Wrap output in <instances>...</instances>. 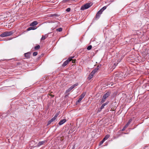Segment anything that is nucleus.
I'll return each mask as SVG.
<instances>
[{"instance_id": "a211bd4d", "label": "nucleus", "mask_w": 149, "mask_h": 149, "mask_svg": "<svg viewBox=\"0 0 149 149\" xmlns=\"http://www.w3.org/2000/svg\"><path fill=\"white\" fill-rule=\"evenodd\" d=\"M106 99L103 96V97L102 98L101 101L100 102L101 103V104L104 102L105 100H106Z\"/></svg>"}, {"instance_id": "5701e85b", "label": "nucleus", "mask_w": 149, "mask_h": 149, "mask_svg": "<svg viewBox=\"0 0 149 149\" xmlns=\"http://www.w3.org/2000/svg\"><path fill=\"white\" fill-rule=\"evenodd\" d=\"M92 47V46L91 45H90L88 46L87 47V49L88 50H90L91 49Z\"/></svg>"}, {"instance_id": "7ed1b4c3", "label": "nucleus", "mask_w": 149, "mask_h": 149, "mask_svg": "<svg viewBox=\"0 0 149 149\" xmlns=\"http://www.w3.org/2000/svg\"><path fill=\"white\" fill-rule=\"evenodd\" d=\"M89 3H87L84 5L82 6L81 7V10H84L88 9L91 6Z\"/></svg>"}, {"instance_id": "ea45409f", "label": "nucleus", "mask_w": 149, "mask_h": 149, "mask_svg": "<svg viewBox=\"0 0 149 149\" xmlns=\"http://www.w3.org/2000/svg\"><path fill=\"white\" fill-rule=\"evenodd\" d=\"M148 148V147H147L146 146L144 148V149H146V148Z\"/></svg>"}, {"instance_id": "6e6552de", "label": "nucleus", "mask_w": 149, "mask_h": 149, "mask_svg": "<svg viewBox=\"0 0 149 149\" xmlns=\"http://www.w3.org/2000/svg\"><path fill=\"white\" fill-rule=\"evenodd\" d=\"M47 141L46 140H45L39 142L37 145V147H39L40 146H41L42 145L44 144L45 143L47 142Z\"/></svg>"}, {"instance_id": "72a5a7b5", "label": "nucleus", "mask_w": 149, "mask_h": 149, "mask_svg": "<svg viewBox=\"0 0 149 149\" xmlns=\"http://www.w3.org/2000/svg\"><path fill=\"white\" fill-rule=\"evenodd\" d=\"M104 142L102 140L100 142V144H101L103 143Z\"/></svg>"}, {"instance_id": "9b49d317", "label": "nucleus", "mask_w": 149, "mask_h": 149, "mask_svg": "<svg viewBox=\"0 0 149 149\" xmlns=\"http://www.w3.org/2000/svg\"><path fill=\"white\" fill-rule=\"evenodd\" d=\"M109 103V101H107L106 103L102 104V105L101 106L100 108V110H101L102 109L104 108V107L105 105H107Z\"/></svg>"}, {"instance_id": "0eeeda50", "label": "nucleus", "mask_w": 149, "mask_h": 149, "mask_svg": "<svg viewBox=\"0 0 149 149\" xmlns=\"http://www.w3.org/2000/svg\"><path fill=\"white\" fill-rule=\"evenodd\" d=\"M132 121V119H130L128 120L127 123L125 125V126L123 127V129H122V131H123L125 130V128L127 127L130 125Z\"/></svg>"}, {"instance_id": "ddd939ff", "label": "nucleus", "mask_w": 149, "mask_h": 149, "mask_svg": "<svg viewBox=\"0 0 149 149\" xmlns=\"http://www.w3.org/2000/svg\"><path fill=\"white\" fill-rule=\"evenodd\" d=\"M66 120V119H63L62 120H61V121L59 122L58 123V124L59 125H61L65 123Z\"/></svg>"}, {"instance_id": "f03ea898", "label": "nucleus", "mask_w": 149, "mask_h": 149, "mask_svg": "<svg viewBox=\"0 0 149 149\" xmlns=\"http://www.w3.org/2000/svg\"><path fill=\"white\" fill-rule=\"evenodd\" d=\"M14 32L13 31H7L2 33L0 35L1 37H4L12 35Z\"/></svg>"}, {"instance_id": "39448f33", "label": "nucleus", "mask_w": 149, "mask_h": 149, "mask_svg": "<svg viewBox=\"0 0 149 149\" xmlns=\"http://www.w3.org/2000/svg\"><path fill=\"white\" fill-rule=\"evenodd\" d=\"M86 94V93L85 92H84L80 95L79 98L78 99L77 101L79 103L81 101L85 95Z\"/></svg>"}, {"instance_id": "4be33fe9", "label": "nucleus", "mask_w": 149, "mask_h": 149, "mask_svg": "<svg viewBox=\"0 0 149 149\" xmlns=\"http://www.w3.org/2000/svg\"><path fill=\"white\" fill-rule=\"evenodd\" d=\"M63 29L61 28H59L56 29L57 31L61 32L62 31Z\"/></svg>"}, {"instance_id": "2f4dec72", "label": "nucleus", "mask_w": 149, "mask_h": 149, "mask_svg": "<svg viewBox=\"0 0 149 149\" xmlns=\"http://www.w3.org/2000/svg\"><path fill=\"white\" fill-rule=\"evenodd\" d=\"M58 115L59 113H56V114L55 115L54 117H55L56 118L57 116Z\"/></svg>"}, {"instance_id": "b1692460", "label": "nucleus", "mask_w": 149, "mask_h": 149, "mask_svg": "<svg viewBox=\"0 0 149 149\" xmlns=\"http://www.w3.org/2000/svg\"><path fill=\"white\" fill-rule=\"evenodd\" d=\"M71 90H72L71 89V88H69L65 92L66 93H68L70 92Z\"/></svg>"}, {"instance_id": "58836bf2", "label": "nucleus", "mask_w": 149, "mask_h": 149, "mask_svg": "<svg viewBox=\"0 0 149 149\" xmlns=\"http://www.w3.org/2000/svg\"><path fill=\"white\" fill-rule=\"evenodd\" d=\"M119 75V73H118V74H116V76H118Z\"/></svg>"}, {"instance_id": "2eb2a0df", "label": "nucleus", "mask_w": 149, "mask_h": 149, "mask_svg": "<svg viewBox=\"0 0 149 149\" xmlns=\"http://www.w3.org/2000/svg\"><path fill=\"white\" fill-rule=\"evenodd\" d=\"M48 36V35L47 34H45L44 36L42 35L41 38V40H44L46 38H47Z\"/></svg>"}, {"instance_id": "c85d7f7f", "label": "nucleus", "mask_w": 149, "mask_h": 149, "mask_svg": "<svg viewBox=\"0 0 149 149\" xmlns=\"http://www.w3.org/2000/svg\"><path fill=\"white\" fill-rule=\"evenodd\" d=\"M101 65H98L97 66V68H96V69H97V70H98L101 67Z\"/></svg>"}, {"instance_id": "1a4fd4ad", "label": "nucleus", "mask_w": 149, "mask_h": 149, "mask_svg": "<svg viewBox=\"0 0 149 149\" xmlns=\"http://www.w3.org/2000/svg\"><path fill=\"white\" fill-rule=\"evenodd\" d=\"M31 53L30 52H28L24 54V55L25 57L27 58H30Z\"/></svg>"}, {"instance_id": "aec40b11", "label": "nucleus", "mask_w": 149, "mask_h": 149, "mask_svg": "<svg viewBox=\"0 0 149 149\" xmlns=\"http://www.w3.org/2000/svg\"><path fill=\"white\" fill-rule=\"evenodd\" d=\"M40 46L39 45H38L34 47V49L35 50L39 49L40 48Z\"/></svg>"}, {"instance_id": "f257e3e1", "label": "nucleus", "mask_w": 149, "mask_h": 149, "mask_svg": "<svg viewBox=\"0 0 149 149\" xmlns=\"http://www.w3.org/2000/svg\"><path fill=\"white\" fill-rule=\"evenodd\" d=\"M107 8L106 6H104L97 13L95 16V19L96 20L99 19L100 15L102 14L103 11Z\"/></svg>"}, {"instance_id": "4c0bfd02", "label": "nucleus", "mask_w": 149, "mask_h": 149, "mask_svg": "<svg viewBox=\"0 0 149 149\" xmlns=\"http://www.w3.org/2000/svg\"><path fill=\"white\" fill-rule=\"evenodd\" d=\"M117 64H118V63L116 64V63H115L114 64V65L115 66H116L117 65Z\"/></svg>"}, {"instance_id": "a19ab883", "label": "nucleus", "mask_w": 149, "mask_h": 149, "mask_svg": "<svg viewBox=\"0 0 149 149\" xmlns=\"http://www.w3.org/2000/svg\"><path fill=\"white\" fill-rule=\"evenodd\" d=\"M51 96H52V97H53V96H54V95H51Z\"/></svg>"}, {"instance_id": "dca6fc26", "label": "nucleus", "mask_w": 149, "mask_h": 149, "mask_svg": "<svg viewBox=\"0 0 149 149\" xmlns=\"http://www.w3.org/2000/svg\"><path fill=\"white\" fill-rule=\"evenodd\" d=\"M78 85V83H76L74 85H73L72 86H71L70 87L71 90H72L76 86H77Z\"/></svg>"}, {"instance_id": "9d476101", "label": "nucleus", "mask_w": 149, "mask_h": 149, "mask_svg": "<svg viewBox=\"0 0 149 149\" xmlns=\"http://www.w3.org/2000/svg\"><path fill=\"white\" fill-rule=\"evenodd\" d=\"M111 93V92L110 91H108L103 96L107 99V98L110 95Z\"/></svg>"}, {"instance_id": "bb28decb", "label": "nucleus", "mask_w": 149, "mask_h": 149, "mask_svg": "<svg viewBox=\"0 0 149 149\" xmlns=\"http://www.w3.org/2000/svg\"><path fill=\"white\" fill-rule=\"evenodd\" d=\"M56 119V118L55 117H54L53 118H52V119L50 120H51V121H52V122H53V121H54V120H55Z\"/></svg>"}, {"instance_id": "423d86ee", "label": "nucleus", "mask_w": 149, "mask_h": 149, "mask_svg": "<svg viewBox=\"0 0 149 149\" xmlns=\"http://www.w3.org/2000/svg\"><path fill=\"white\" fill-rule=\"evenodd\" d=\"M141 23V22H140ZM141 26V23H136V24H134L133 25V27L135 29H138L139 27H140Z\"/></svg>"}, {"instance_id": "f8f14e48", "label": "nucleus", "mask_w": 149, "mask_h": 149, "mask_svg": "<svg viewBox=\"0 0 149 149\" xmlns=\"http://www.w3.org/2000/svg\"><path fill=\"white\" fill-rule=\"evenodd\" d=\"M38 24V22L36 21H34L31 23L30 24V26H35L36 25H37Z\"/></svg>"}, {"instance_id": "c9c22d12", "label": "nucleus", "mask_w": 149, "mask_h": 149, "mask_svg": "<svg viewBox=\"0 0 149 149\" xmlns=\"http://www.w3.org/2000/svg\"><path fill=\"white\" fill-rule=\"evenodd\" d=\"M106 140V139L104 138V137L103 138V140H102L104 142Z\"/></svg>"}, {"instance_id": "6ab92c4d", "label": "nucleus", "mask_w": 149, "mask_h": 149, "mask_svg": "<svg viewBox=\"0 0 149 149\" xmlns=\"http://www.w3.org/2000/svg\"><path fill=\"white\" fill-rule=\"evenodd\" d=\"M94 75V74H92V73H91V74L89 75L88 79V80L91 79L93 77V76Z\"/></svg>"}, {"instance_id": "c756f323", "label": "nucleus", "mask_w": 149, "mask_h": 149, "mask_svg": "<svg viewBox=\"0 0 149 149\" xmlns=\"http://www.w3.org/2000/svg\"><path fill=\"white\" fill-rule=\"evenodd\" d=\"M70 1V0H63V3H66L68 2L69 1Z\"/></svg>"}, {"instance_id": "20e7f679", "label": "nucleus", "mask_w": 149, "mask_h": 149, "mask_svg": "<svg viewBox=\"0 0 149 149\" xmlns=\"http://www.w3.org/2000/svg\"><path fill=\"white\" fill-rule=\"evenodd\" d=\"M74 56H71L66 61H65L62 65L63 67H65L66 66L68 63L72 59L74 58Z\"/></svg>"}, {"instance_id": "4468645a", "label": "nucleus", "mask_w": 149, "mask_h": 149, "mask_svg": "<svg viewBox=\"0 0 149 149\" xmlns=\"http://www.w3.org/2000/svg\"><path fill=\"white\" fill-rule=\"evenodd\" d=\"M36 28H37L35 26H31V27H30L28 28L27 29V30L28 31H29L31 30H35L36 29Z\"/></svg>"}, {"instance_id": "393cba45", "label": "nucleus", "mask_w": 149, "mask_h": 149, "mask_svg": "<svg viewBox=\"0 0 149 149\" xmlns=\"http://www.w3.org/2000/svg\"><path fill=\"white\" fill-rule=\"evenodd\" d=\"M110 136V135L109 134L106 135L105 137L104 138L107 140Z\"/></svg>"}, {"instance_id": "412c9836", "label": "nucleus", "mask_w": 149, "mask_h": 149, "mask_svg": "<svg viewBox=\"0 0 149 149\" xmlns=\"http://www.w3.org/2000/svg\"><path fill=\"white\" fill-rule=\"evenodd\" d=\"M50 17H57V16H58V15H57V14L55 13V14H51L50 15Z\"/></svg>"}, {"instance_id": "473e14b6", "label": "nucleus", "mask_w": 149, "mask_h": 149, "mask_svg": "<svg viewBox=\"0 0 149 149\" xmlns=\"http://www.w3.org/2000/svg\"><path fill=\"white\" fill-rule=\"evenodd\" d=\"M71 61H72V62L73 63H74L75 62V61L76 60H72V59Z\"/></svg>"}, {"instance_id": "f3484780", "label": "nucleus", "mask_w": 149, "mask_h": 149, "mask_svg": "<svg viewBox=\"0 0 149 149\" xmlns=\"http://www.w3.org/2000/svg\"><path fill=\"white\" fill-rule=\"evenodd\" d=\"M97 69H96V68H95L91 72V73H92V74H93L94 75L95 73L97 71Z\"/></svg>"}, {"instance_id": "cd10ccee", "label": "nucleus", "mask_w": 149, "mask_h": 149, "mask_svg": "<svg viewBox=\"0 0 149 149\" xmlns=\"http://www.w3.org/2000/svg\"><path fill=\"white\" fill-rule=\"evenodd\" d=\"M71 10V9L70 8H68L66 9V11L68 12H69Z\"/></svg>"}, {"instance_id": "7c9ffc66", "label": "nucleus", "mask_w": 149, "mask_h": 149, "mask_svg": "<svg viewBox=\"0 0 149 149\" xmlns=\"http://www.w3.org/2000/svg\"><path fill=\"white\" fill-rule=\"evenodd\" d=\"M52 122L50 120H49L48 122L47 125H49L50 124L52 123Z\"/></svg>"}, {"instance_id": "a878e982", "label": "nucleus", "mask_w": 149, "mask_h": 149, "mask_svg": "<svg viewBox=\"0 0 149 149\" xmlns=\"http://www.w3.org/2000/svg\"><path fill=\"white\" fill-rule=\"evenodd\" d=\"M37 54H38V52H35L33 53V56H36V55H37Z\"/></svg>"}, {"instance_id": "f704fd0d", "label": "nucleus", "mask_w": 149, "mask_h": 149, "mask_svg": "<svg viewBox=\"0 0 149 149\" xmlns=\"http://www.w3.org/2000/svg\"><path fill=\"white\" fill-rule=\"evenodd\" d=\"M106 140V139L104 138V137L103 138V140H102L104 142Z\"/></svg>"}, {"instance_id": "e433bc0d", "label": "nucleus", "mask_w": 149, "mask_h": 149, "mask_svg": "<svg viewBox=\"0 0 149 149\" xmlns=\"http://www.w3.org/2000/svg\"><path fill=\"white\" fill-rule=\"evenodd\" d=\"M75 148V145H74V146H73L72 149H74Z\"/></svg>"}]
</instances>
